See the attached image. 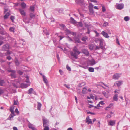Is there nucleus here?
Here are the masks:
<instances>
[{"label":"nucleus","mask_w":130,"mask_h":130,"mask_svg":"<svg viewBox=\"0 0 130 130\" xmlns=\"http://www.w3.org/2000/svg\"><path fill=\"white\" fill-rule=\"evenodd\" d=\"M80 53V52L79 51L74 52V53L73 52H71V56H73L75 59H76L78 58V55Z\"/></svg>","instance_id":"nucleus-1"},{"label":"nucleus","mask_w":130,"mask_h":130,"mask_svg":"<svg viewBox=\"0 0 130 130\" xmlns=\"http://www.w3.org/2000/svg\"><path fill=\"white\" fill-rule=\"evenodd\" d=\"M123 82V81H117L115 83L114 86L119 87L122 84Z\"/></svg>","instance_id":"nucleus-2"},{"label":"nucleus","mask_w":130,"mask_h":130,"mask_svg":"<svg viewBox=\"0 0 130 130\" xmlns=\"http://www.w3.org/2000/svg\"><path fill=\"white\" fill-rule=\"evenodd\" d=\"M82 53L84 54L86 56L89 55V53L88 51L85 49H83L81 50Z\"/></svg>","instance_id":"nucleus-3"},{"label":"nucleus","mask_w":130,"mask_h":130,"mask_svg":"<svg viewBox=\"0 0 130 130\" xmlns=\"http://www.w3.org/2000/svg\"><path fill=\"white\" fill-rule=\"evenodd\" d=\"M8 71L9 72H11V77L14 78L16 77L15 74V71H14L11 70H8Z\"/></svg>","instance_id":"nucleus-4"},{"label":"nucleus","mask_w":130,"mask_h":130,"mask_svg":"<svg viewBox=\"0 0 130 130\" xmlns=\"http://www.w3.org/2000/svg\"><path fill=\"white\" fill-rule=\"evenodd\" d=\"M19 10L22 17H25L26 15V12L23 9H19Z\"/></svg>","instance_id":"nucleus-5"},{"label":"nucleus","mask_w":130,"mask_h":130,"mask_svg":"<svg viewBox=\"0 0 130 130\" xmlns=\"http://www.w3.org/2000/svg\"><path fill=\"white\" fill-rule=\"evenodd\" d=\"M121 74L116 73L113 76V78L115 79H118L120 76Z\"/></svg>","instance_id":"nucleus-6"},{"label":"nucleus","mask_w":130,"mask_h":130,"mask_svg":"<svg viewBox=\"0 0 130 130\" xmlns=\"http://www.w3.org/2000/svg\"><path fill=\"white\" fill-rule=\"evenodd\" d=\"M30 84L22 83L20 84L21 87L22 88H24L30 86Z\"/></svg>","instance_id":"nucleus-7"},{"label":"nucleus","mask_w":130,"mask_h":130,"mask_svg":"<svg viewBox=\"0 0 130 130\" xmlns=\"http://www.w3.org/2000/svg\"><path fill=\"white\" fill-rule=\"evenodd\" d=\"M9 48V45L8 44L4 45L2 47V50L4 51H7Z\"/></svg>","instance_id":"nucleus-8"},{"label":"nucleus","mask_w":130,"mask_h":130,"mask_svg":"<svg viewBox=\"0 0 130 130\" xmlns=\"http://www.w3.org/2000/svg\"><path fill=\"white\" fill-rule=\"evenodd\" d=\"M116 123V121L115 120H110L108 122V125L113 126L115 125Z\"/></svg>","instance_id":"nucleus-9"},{"label":"nucleus","mask_w":130,"mask_h":130,"mask_svg":"<svg viewBox=\"0 0 130 130\" xmlns=\"http://www.w3.org/2000/svg\"><path fill=\"white\" fill-rule=\"evenodd\" d=\"M86 122L89 124H92V122L91 119L89 117H87L86 119Z\"/></svg>","instance_id":"nucleus-10"},{"label":"nucleus","mask_w":130,"mask_h":130,"mask_svg":"<svg viewBox=\"0 0 130 130\" xmlns=\"http://www.w3.org/2000/svg\"><path fill=\"white\" fill-rule=\"evenodd\" d=\"M101 34L105 37L106 38H108L109 37V36L107 33L106 32L104 31H103L101 32Z\"/></svg>","instance_id":"nucleus-11"},{"label":"nucleus","mask_w":130,"mask_h":130,"mask_svg":"<svg viewBox=\"0 0 130 130\" xmlns=\"http://www.w3.org/2000/svg\"><path fill=\"white\" fill-rule=\"evenodd\" d=\"M28 126L29 128L31 129L32 130H37V129L34 127V125L30 123L29 124Z\"/></svg>","instance_id":"nucleus-12"},{"label":"nucleus","mask_w":130,"mask_h":130,"mask_svg":"<svg viewBox=\"0 0 130 130\" xmlns=\"http://www.w3.org/2000/svg\"><path fill=\"white\" fill-rule=\"evenodd\" d=\"M75 1L76 3L80 5H83L84 4V0H75Z\"/></svg>","instance_id":"nucleus-13"},{"label":"nucleus","mask_w":130,"mask_h":130,"mask_svg":"<svg viewBox=\"0 0 130 130\" xmlns=\"http://www.w3.org/2000/svg\"><path fill=\"white\" fill-rule=\"evenodd\" d=\"M117 6V8L119 9H121L123 7V5L122 4H118Z\"/></svg>","instance_id":"nucleus-14"},{"label":"nucleus","mask_w":130,"mask_h":130,"mask_svg":"<svg viewBox=\"0 0 130 130\" xmlns=\"http://www.w3.org/2000/svg\"><path fill=\"white\" fill-rule=\"evenodd\" d=\"M70 22L71 23L73 24H76V21L72 17L70 18Z\"/></svg>","instance_id":"nucleus-15"},{"label":"nucleus","mask_w":130,"mask_h":130,"mask_svg":"<svg viewBox=\"0 0 130 130\" xmlns=\"http://www.w3.org/2000/svg\"><path fill=\"white\" fill-rule=\"evenodd\" d=\"M88 46L89 48L91 50H93L94 47V44H92L89 45Z\"/></svg>","instance_id":"nucleus-16"},{"label":"nucleus","mask_w":130,"mask_h":130,"mask_svg":"<svg viewBox=\"0 0 130 130\" xmlns=\"http://www.w3.org/2000/svg\"><path fill=\"white\" fill-rule=\"evenodd\" d=\"M118 95L116 94L115 95L113 98V100L115 101H117L118 100Z\"/></svg>","instance_id":"nucleus-17"},{"label":"nucleus","mask_w":130,"mask_h":130,"mask_svg":"<svg viewBox=\"0 0 130 130\" xmlns=\"http://www.w3.org/2000/svg\"><path fill=\"white\" fill-rule=\"evenodd\" d=\"M113 104L112 103L110 104L106 108L105 110H108L109 108H110L112 107L113 106Z\"/></svg>","instance_id":"nucleus-18"},{"label":"nucleus","mask_w":130,"mask_h":130,"mask_svg":"<svg viewBox=\"0 0 130 130\" xmlns=\"http://www.w3.org/2000/svg\"><path fill=\"white\" fill-rule=\"evenodd\" d=\"M21 5L23 9L25 8L26 6V4L24 2L21 3Z\"/></svg>","instance_id":"nucleus-19"},{"label":"nucleus","mask_w":130,"mask_h":130,"mask_svg":"<svg viewBox=\"0 0 130 130\" xmlns=\"http://www.w3.org/2000/svg\"><path fill=\"white\" fill-rule=\"evenodd\" d=\"M42 76L43 81H44V82L46 84H47L48 83V82L47 79L46 78L44 75H43Z\"/></svg>","instance_id":"nucleus-20"},{"label":"nucleus","mask_w":130,"mask_h":130,"mask_svg":"<svg viewBox=\"0 0 130 130\" xmlns=\"http://www.w3.org/2000/svg\"><path fill=\"white\" fill-rule=\"evenodd\" d=\"M98 40L100 42V46L102 45V46L103 45V43L104 41V40L103 39H98Z\"/></svg>","instance_id":"nucleus-21"},{"label":"nucleus","mask_w":130,"mask_h":130,"mask_svg":"<svg viewBox=\"0 0 130 130\" xmlns=\"http://www.w3.org/2000/svg\"><path fill=\"white\" fill-rule=\"evenodd\" d=\"M30 17L31 19L34 18L35 15L33 13H30L29 14Z\"/></svg>","instance_id":"nucleus-22"},{"label":"nucleus","mask_w":130,"mask_h":130,"mask_svg":"<svg viewBox=\"0 0 130 130\" xmlns=\"http://www.w3.org/2000/svg\"><path fill=\"white\" fill-rule=\"evenodd\" d=\"M41 104L40 103H38L37 108L38 110H41Z\"/></svg>","instance_id":"nucleus-23"},{"label":"nucleus","mask_w":130,"mask_h":130,"mask_svg":"<svg viewBox=\"0 0 130 130\" xmlns=\"http://www.w3.org/2000/svg\"><path fill=\"white\" fill-rule=\"evenodd\" d=\"M48 123V121L45 119H43V126H46L45 125L47 124V123Z\"/></svg>","instance_id":"nucleus-24"},{"label":"nucleus","mask_w":130,"mask_h":130,"mask_svg":"<svg viewBox=\"0 0 130 130\" xmlns=\"http://www.w3.org/2000/svg\"><path fill=\"white\" fill-rule=\"evenodd\" d=\"M34 91V89L32 88H30L29 89L28 91V93L29 94H31L32 93V92Z\"/></svg>","instance_id":"nucleus-25"},{"label":"nucleus","mask_w":130,"mask_h":130,"mask_svg":"<svg viewBox=\"0 0 130 130\" xmlns=\"http://www.w3.org/2000/svg\"><path fill=\"white\" fill-rule=\"evenodd\" d=\"M10 15L9 13L8 12H7V13L4 16V19H7L8 18Z\"/></svg>","instance_id":"nucleus-26"},{"label":"nucleus","mask_w":130,"mask_h":130,"mask_svg":"<svg viewBox=\"0 0 130 130\" xmlns=\"http://www.w3.org/2000/svg\"><path fill=\"white\" fill-rule=\"evenodd\" d=\"M15 29V28L13 27H11L9 28V30L11 32H14V30Z\"/></svg>","instance_id":"nucleus-27"},{"label":"nucleus","mask_w":130,"mask_h":130,"mask_svg":"<svg viewBox=\"0 0 130 130\" xmlns=\"http://www.w3.org/2000/svg\"><path fill=\"white\" fill-rule=\"evenodd\" d=\"M88 70L89 72H93L94 71V68L91 67L89 68Z\"/></svg>","instance_id":"nucleus-28"},{"label":"nucleus","mask_w":130,"mask_h":130,"mask_svg":"<svg viewBox=\"0 0 130 130\" xmlns=\"http://www.w3.org/2000/svg\"><path fill=\"white\" fill-rule=\"evenodd\" d=\"M102 85H104L105 86H106V87H107V85H106L104 83H102V82H101V83H99V84H98V85L99 86H102L103 88H104L102 86Z\"/></svg>","instance_id":"nucleus-29"},{"label":"nucleus","mask_w":130,"mask_h":130,"mask_svg":"<svg viewBox=\"0 0 130 130\" xmlns=\"http://www.w3.org/2000/svg\"><path fill=\"white\" fill-rule=\"evenodd\" d=\"M30 9L31 11L33 12L34 11L35 7L34 6H30Z\"/></svg>","instance_id":"nucleus-30"},{"label":"nucleus","mask_w":130,"mask_h":130,"mask_svg":"<svg viewBox=\"0 0 130 130\" xmlns=\"http://www.w3.org/2000/svg\"><path fill=\"white\" fill-rule=\"evenodd\" d=\"M87 39H88L86 37H83L82 38L81 40L82 41H85L87 40Z\"/></svg>","instance_id":"nucleus-31"},{"label":"nucleus","mask_w":130,"mask_h":130,"mask_svg":"<svg viewBox=\"0 0 130 130\" xmlns=\"http://www.w3.org/2000/svg\"><path fill=\"white\" fill-rule=\"evenodd\" d=\"M87 90V89L86 88H84L83 89V90L82 91V92L83 94L85 93L86 92Z\"/></svg>","instance_id":"nucleus-32"},{"label":"nucleus","mask_w":130,"mask_h":130,"mask_svg":"<svg viewBox=\"0 0 130 130\" xmlns=\"http://www.w3.org/2000/svg\"><path fill=\"white\" fill-rule=\"evenodd\" d=\"M14 116L10 114L7 119L11 120V119Z\"/></svg>","instance_id":"nucleus-33"},{"label":"nucleus","mask_w":130,"mask_h":130,"mask_svg":"<svg viewBox=\"0 0 130 130\" xmlns=\"http://www.w3.org/2000/svg\"><path fill=\"white\" fill-rule=\"evenodd\" d=\"M43 127H44V130H49V128L48 126H45Z\"/></svg>","instance_id":"nucleus-34"},{"label":"nucleus","mask_w":130,"mask_h":130,"mask_svg":"<svg viewBox=\"0 0 130 130\" xmlns=\"http://www.w3.org/2000/svg\"><path fill=\"white\" fill-rule=\"evenodd\" d=\"M5 83V82L3 80H0V86H2Z\"/></svg>","instance_id":"nucleus-35"},{"label":"nucleus","mask_w":130,"mask_h":130,"mask_svg":"<svg viewBox=\"0 0 130 130\" xmlns=\"http://www.w3.org/2000/svg\"><path fill=\"white\" fill-rule=\"evenodd\" d=\"M102 48V46L101 45L100 46V47H99L98 46H96L95 48V49L96 50H97L99 49L100 48Z\"/></svg>","instance_id":"nucleus-36"},{"label":"nucleus","mask_w":130,"mask_h":130,"mask_svg":"<svg viewBox=\"0 0 130 130\" xmlns=\"http://www.w3.org/2000/svg\"><path fill=\"white\" fill-rule=\"evenodd\" d=\"M124 20L125 21H127L129 20V18L128 16L125 17L124 18Z\"/></svg>","instance_id":"nucleus-37"},{"label":"nucleus","mask_w":130,"mask_h":130,"mask_svg":"<svg viewBox=\"0 0 130 130\" xmlns=\"http://www.w3.org/2000/svg\"><path fill=\"white\" fill-rule=\"evenodd\" d=\"M73 51L74 52H76V51H78L77 50V48L76 46H75L74 47V48L73 49Z\"/></svg>","instance_id":"nucleus-38"},{"label":"nucleus","mask_w":130,"mask_h":130,"mask_svg":"<svg viewBox=\"0 0 130 130\" xmlns=\"http://www.w3.org/2000/svg\"><path fill=\"white\" fill-rule=\"evenodd\" d=\"M18 103V101L15 100H14L13 105H17Z\"/></svg>","instance_id":"nucleus-39"},{"label":"nucleus","mask_w":130,"mask_h":130,"mask_svg":"<svg viewBox=\"0 0 130 130\" xmlns=\"http://www.w3.org/2000/svg\"><path fill=\"white\" fill-rule=\"evenodd\" d=\"M14 109V107H13V106H10V111H13V109Z\"/></svg>","instance_id":"nucleus-40"},{"label":"nucleus","mask_w":130,"mask_h":130,"mask_svg":"<svg viewBox=\"0 0 130 130\" xmlns=\"http://www.w3.org/2000/svg\"><path fill=\"white\" fill-rule=\"evenodd\" d=\"M103 94L106 97H108V95L104 91H103L102 92Z\"/></svg>","instance_id":"nucleus-41"},{"label":"nucleus","mask_w":130,"mask_h":130,"mask_svg":"<svg viewBox=\"0 0 130 130\" xmlns=\"http://www.w3.org/2000/svg\"><path fill=\"white\" fill-rule=\"evenodd\" d=\"M26 80L25 81V82L26 83H29V77L28 76H26Z\"/></svg>","instance_id":"nucleus-42"},{"label":"nucleus","mask_w":130,"mask_h":130,"mask_svg":"<svg viewBox=\"0 0 130 130\" xmlns=\"http://www.w3.org/2000/svg\"><path fill=\"white\" fill-rule=\"evenodd\" d=\"M93 7V5L91 3H90L89 6V8H92Z\"/></svg>","instance_id":"nucleus-43"},{"label":"nucleus","mask_w":130,"mask_h":130,"mask_svg":"<svg viewBox=\"0 0 130 130\" xmlns=\"http://www.w3.org/2000/svg\"><path fill=\"white\" fill-rule=\"evenodd\" d=\"M89 10L90 12L91 13H94V11H93V10L92 9V8H89Z\"/></svg>","instance_id":"nucleus-44"},{"label":"nucleus","mask_w":130,"mask_h":130,"mask_svg":"<svg viewBox=\"0 0 130 130\" xmlns=\"http://www.w3.org/2000/svg\"><path fill=\"white\" fill-rule=\"evenodd\" d=\"M75 40L76 42L80 43V42L79 39L77 38H76L75 39Z\"/></svg>","instance_id":"nucleus-45"},{"label":"nucleus","mask_w":130,"mask_h":130,"mask_svg":"<svg viewBox=\"0 0 130 130\" xmlns=\"http://www.w3.org/2000/svg\"><path fill=\"white\" fill-rule=\"evenodd\" d=\"M108 22H105L103 24V26L105 27H106L108 25Z\"/></svg>","instance_id":"nucleus-46"},{"label":"nucleus","mask_w":130,"mask_h":130,"mask_svg":"<svg viewBox=\"0 0 130 130\" xmlns=\"http://www.w3.org/2000/svg\"><path fill=\"white\" fill-rule=\"evenodd\" d=\"M102 10L103 12H105V11L106 9L105 7L103 6H102Z\"/></svg>","instance_id":"nucleus-47"},{"label":"nucleus","mask_w":130,"mask_h":130,"mask_svg":"<svg viewBox=\"0 0 130 130\" xmlns=\"http://www.w3.org/2000/svg\"><path fill=\"white\" fill-rule=\"evenodd\" d=\"M114 92L115 93H120V90H115Z\"/></svg>","instance_id":"nucleus-48"},{"label":"nucleus","mask_w":130,"mask_h":130,"mask_svg":"<svg viewBox=\"0 0 130 130\" xmlns=\"http://www.w3.org/2000/svg\"><path fill=\"white\" fill-rule=\"evenodd\" d=\"M64 85L67 88H68V89H70V87L69 85H67L66 84H64Z\"/></svg>","instance_id":"nucleus-49"},{"label":"nucleus","mask_w":130,"mask_h":130,"mask_svg":"<svg viewBox=\"0 0 130 130\" xmlns=\"http://www.w3.org/2000/svg\"><path fill=\"white\" fill-rule=\"evenodd\" d=\"M94 32L96 34V36L97 37L99 35V34L98 32L96 30H94Z\"/></svg>","instance_id":"nucleus-50"},{"label":"nucleus","mask_w":130,"mask_h":130,"mask_svg":"<svg viewBox=\"0 0 130 130\" xmlns=\"http://www.w3.org/2000/svg\"><path fill=\"white\" fill-rule=\"evenodd\" d=\"M65 31L67 32L68 34H71L72 33L68 29H66L65 30Z\"/></svg>","instance_id":"nucleus-51"},{"label":"nucleus","mask_w":130,"mask_h":130,"mask_svg":"<svg viewBox=\"0 0 130 130\" xmlns=\"http://www.w3.org/2000/svg\"><path fill=\"white\" fill-rule=\"evenodd\" d=\"M15 63L16 65H17V66L19 64V63L18 62V61L17 60H16L15 61Z\"/></svg>","instance_id":"nucleus-52"},{"label":"nucleus","mask_w":130,"mask_h":130,"mask_svg":"<svg viewBox=\"0 0 130 130\" xmlns=\"http://www.w3.org/2000/svg\"><path fill=\"white\" fill-rule=\"evenodd\" d=\"M15 112L18 115L19 114V112L17 108L15 109Z\"/></svg>","instance_id":"nucleus-53"},{"label":"nucleus","mask_w":130,"mask_h":130,"mask_svg":"<svg viewBox=\"0 0 130 130\" xmlns=\"http://www.w3.org/2000/svg\"><path fill=\"white\" fill-rule=\"evenodd\" d=\"M111 116L110 115H107L106 117V118L107 119L108 118H110L111 117Z\"/></svg>","instance_id":"nucleus-54"},{"label":"nucleus","mask_w":130,"mask_h":130,"mask_svg":"<svg viewBox=\"0 0 130 130\" xmlns=\"http://www.w3.org/2000/svg\"><path fill=\"white\" fill-rule=\"evenodd\" d=\"M10 19L12 21V22H13L14 19V17L13 16H11L10 17Z\"/></svg>","instance_id":"nucleus-55"},{"label":"nucleus","mask_w":130,"mask_h":130,"mask_svg":"<svg viewBox=\"0 0 130 130\" xmlns=\"http://www.w3.org/2000/svg\"><path fill=\"white\" fill-rule=\"evenodd\" d=\"M66 68L67 70L68 71H70L71 70V68L68 66H67L66 67Z\"/></svg>","instance_id":"nucleus-56"},{"label":"nucleus","mask_w":130,"mask_h":130,"mask_svg":"<svg viewBox=\"0 0 130 130\" xmlns=\"http://www.w3.org/2000/svg\"><path fill=\"white\" fill-rule=\"evenodd\" d=\"M60 26L62 29H63L65 27L64 25L63 24H61Z\"/></svg>","instance_id":"nucleus-57"},{"label":"nucleus","mask_w":130,"mask_h":130,"mask_svg":"<svg viewBox=\"0 0 130 130\" xmlns=\"http://www.w3.org/2000/svg\"><path fill=\"white\" fill-rule=\"evenodd\" d=\"M91 64L92 65H94L95 64V62L94 61H92L91 62Z\"/></svg>","instance_id":"nucleus-58"},{"label":"nucleus","mask_w":130,"mask_h":130,"mask_svg":"<svg viewBox=\"0 0 130 130\" xmlns=\"http://www.w3.org/2000/svg\"><path fill=\"white\" fill-rule=\"evenodd\" d=\"M10 112H11V113L10 114H12V115H13L14 116L16 115L14 113V111H11Z\"/></svg>","instance_id":"nucleus-59"},{"label":"nucleus","mask_w":130,"mask_h":130,"mask_svg":"<svg viewBox=\"0 0 130 130\" xmlns=\"http://www.w3.org/2000/svg\"><path fill=\"white\" fill-rule=\"evenodd\" d=\"M79 25V26L82 27L83 26V24L82 22H78Z\"/></svg>","instance_id":"nucleus-60"},{"label":"nucleus","mask_w":130,"mask_h":130,"mask_svg":"<svg viewBox=\"0 0 130 130\" xmlns=\"http://www.w3.org/2000/svg\"><path fill=\"white\" fill-rule=\"evenodd\" d=\"M7 58L8 60H10L11 59V57L10 56H8L7 57Z\"/></svg>","instance_id":"nucleus-61"},{"label":"nucleus","mask_w":130,"mask_h":130,"mask_svg":"<svg viewBox=\"0 0 130 130\" xmlns=\"http://www.w3.org/2000/svg\"><path fill=\"white\" fill-rule=\"evenodd\" d=\"M59 72H60V74L61 75H62V74H63V71L62 70H59Z\"/></svg>","instance_id":"nucleus-62"},{"label":"nucleus","mask_w":130,"mask_h":130,"mask_svg":"<svg viewBox=\"0 0 130 130\" xmlns=\"http://www.w3.org/2000/svg\"><path fill=\"white\" fill-rule=\"evenodd\" d=\"M19 73L20 75H22L23 74V73L20 71H19L18 72Z\"/></svg>","instance_id":"nucleus-63"},{"label":"nucleus","mask_w":130,"mask_h":130,"mask_svg":"<svg viewBox=\"0 0 130 130\" xmlns=\"http://www.w3.org/2000/svg\"><path fill=\"white\" fill-rule=\"evenodd\" d=\"M13 130H18L17 128L16 127H13Z\"/></svg>","instance_id":"nucleus-64"}]
</instances>
